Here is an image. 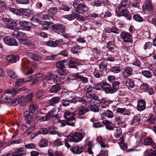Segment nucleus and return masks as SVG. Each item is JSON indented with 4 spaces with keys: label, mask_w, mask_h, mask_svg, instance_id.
Wrapping results in <instances>:
<instances>
[{
    "label": "nucleus",
    "mask_w": 156,
    "mask_h": 156,
    "mask_svg": "<svg viewBox=\"0 0 156 156\" xmlns=\"http://www.w3.org/2000/svg\"><path fill=\"white\" fill-rule=\"evenodd\" d=\"M77 63L75 61L71 60L69 64V67L71 68H76Z\"/></svg>",
    "instance_id": "0e129e2a"
},
{
    "label": "nucleus",
    "mask_w": 156,
    "mask_h": 156,
    "mask_svg": "<svg viewBox=\"0 0 156 156\" xmlns=\"http://www.w3.org/2000/svg\"><path fill=\"white\" fill-rule=\"evenodd\" d=\"M144 145L145 146H150L154 144L152 139L150 137H147L144 139Z\"/></svg>",
    "instance_id": "c9c22d12"
},
{
    "label": "nucleus",
    "mask_w": 156,
    "mask_h": 156,
    "mask_svg": "<svg viewBox=\"0 0 156 156\" xmlns=\"http://www.w3.org/2000/svg\"><path fill=\"white\" fill-rule=\"evenodd\" d=\"M126 85L130 88H133L134 87L135 84L133 81L129 79L126 80Z\"/></svg>",
    "instance_id": "3c124183"
},
{
    "label": "nucleus",
    "mask_w": 156,
    "mask_h": 156,
    "mask_svg": "<svg viewBox=\"0 0 156 156\" xmlns=\"http://www.w3.org/2000/svg\"><path fill=\"white\" fill-rule=\"evenodd\" d=\"M49 129L51 134H57V132L56 130V129L55 127L53 126H50Z\"/></svg>",
    "instance_id": "e2e57ef3"
},
{
    "label": "nucleus",
    "mask_w": 156,
    "mask_h": 156,
    "mask_svg": "<svg viewBox=\"0 0 156 156\" xmlns=\"http://www.w3.org/2000/svg\"><path fill=\"white\" fill-rule=\"evenodd\" d=\"M24 116L26 121L25 125H23V127L28 129V130H34L36 127L35 124L33 123V116L30 114L28 111H26L24 112Z\"/></svg>",
    "instance_id": "7ed1b4c3"
},
{
    "label": "nucleus",
    "mask_w": 156,
    "mask_h": 156,
    "mask_svg": "<svg viewBox=\"0 0 156 156\" xmlns=\"http://www.w3.org/2000/svg\"><path fill=\"white\" fill-rule=\"evenodd\" d=\"M20 30H15L13 32V34L16 37L26 38L27 37L26 34L22 31H19Z\"/></svg>",
    "instance_id": "aec40b11"
},
{
    "label": "nucleus",
    "mask_w": 156,
    "mask_h": 156,
    "mask_svg": "<svg viewBox=\"0 0 156 156\" xmlns=\"http://www.w3.org/2000/svg\"><path fill=\"white\" fill-rule=\"evenodd\" d=\"M83 147L81 146L77 145L70 149V151L74 154H80L83 151Z\"/></svg>",
    "instance_id": "2eb2a0df"
},
{
    "label": "nucleus",
    "mask_w": 156,
    "mask_h": 156,
    "mask_svg": "<svg viewBox=\"0 0 156 156\" xmlns=\"http://www.w3.org/2000/svg\"><path fill=\"white\" fill-rule=\"evenodd\" d=\"M93 75L95 78H99L102 76V74L100 70L95 69L93 72Z\"/></svg>",
    "instance_id": "2f4dec72"
},
{
    "label": "nucleus",
    "mask_w": 156,
    "mask_h": 156,
    "mask_svg": "<svg viewBox=\"0 0 156 156\" xmlns=\"http://www.w3.org/2000/svg\"><path fill=\"white\" fill-rule=\"evenodd\" d=\"M129 2L128 0H123L118 6L119 12H116L118 17L124 16L129 21L132 18L131 15L127 9V8L129 6Z\"/></svg>",
    "instance_id": "f257e3e1"
},
{
    "label": "nucleus",
    "mask_w": 156,
    "mask_h": 156,
    "mask_svg": "<svg viewBox=\"0 0 156 156\" xmlns=\"http://www.w3.org/2000/svg\"><path fill=\"white\" fill-rule=\"evenodd\" d=\"M67 71L64 69V68H62L59 69L58 70V73L60 75L66 76L67 74Z\"/></svg>",
    "instance_id": "338daca9"
},
{
    "label": "nucleus",
    "mask_w": 156,
    "mask_h": 156,
    "mask_svg": "<svg viewBox=\"0 0 156 156\" xmlns=\"http://www.w3.org/2000/svg\"><path fill=\"white\" fill-rule=\"evenodd\" d=\"M26 149L24 147H23L18 148L13 153V156H23L26 152Z\"/></svg>",
    "instance_id": "ddd939ff"
},
{
    "label": "nucleus",
    "mask_w": 156,
    "mask_h": 156,
    "mask_svg": "<svg viewBox=\"0 0 156 156\" xmlns=\"http://www.w3.org/2000/svg\"><path fill=\"white\" fill-rule=\"evenodd\" d=\"M121 36L125 42H130L132 41L131 35L127 32H122L121 34Z\"/></svg>",
    "instance_id": "f8f14e48"
},
{
    "label": "nucleus",
    "mask_w": 156,
    "mask_h": 156,
    "mask_svg": "<svg viewBox=\"0 0 156 156\" xmlns=\"http://www.w3.org/2000/svg\"><path fill=\"white\" fill-rule=\"evenodd\" d=\"M46 79L47 80L50 82H48L49 83L52 84L53 83L57 82L59 80V79L56 75L54 76V74L51 73H49L47 75Z\"/></svg>",
    "instance_id": "6e6552de"
},
{
    "label": "nucleus",
    "mask_w": 156,
    "mask_h": 156,
    "mask_svg": "<svg viewBox=\"0 0 156 156\" xmlns=\"http://www.w3.org/2000/svg\"><path fill=\"white\" fill-rule=\"evenodd\" d=\"M73 113V112L72 111H66L64 114V117L66 120L73 117L72 116V113Z\"/></svg>",
    "instance_id": "c03bdc74"
},
{
    "label": "nucleus",
    "mask_w": 156,
    "mask_h": 156,
    "mask_svg": "<svg viewBox=\"0 0 156 156\" xmlns=\"http://www.w3.org/2000/svg\"><path fill=\"white\" fill-rule=\"evenodd\" d=\"M110 70L114 73H118L120 72V69L117 66H113L110 68Z\"/></svg>",
    "instance_id": "603ef678"
},
{
    "label": "nucleus",
    "mask_w": 156,
    "mask_h": 156,
    "mask_svg": "<svg viewBox=\"0 0 156 156\" xmlns=\"http://www.w3.org/2000/svg\"><path fill=\"white\" fill-rule=\"evenodd\" d=\"M140 120V116L139 115H137L133 117V119L131 121V122L132 124L136 125L139 123Z\"/></svg>",
    "instance_id": "7c9ffc66"
},
{
    "label": "nucleus",
    "mask_w": 156,
    "mask_h": 156,
    "mask_svg": "<svg viewBox=\"0 0 156 156\" xmlns=\"http://www.w3.org/2000/svg\"><path fill=\"white\" fill-rule=\"evenodd\" d=\"M143 9L147 12H151L153 10L152 4L149 0L146 1L143 6Z\"/></svg>",
    "instance_id": "9b49d317"
},
{
    "label": "nucleus",
    "mask_w": 156,
    "mask_h": 156,
    "mask_svg": "<svg viewBox=\"0 0 156 156\" xmlns=\"http://www.w3.org/2000/svg\"><path fill=\"white\" fill-rule=\"evenodd\" d=\"M142 74L147 78H150L152 76L151 73L149 71L144 70L142 72Z\"/></svg>",
    "instance_id": "de8ad7c7"
},
{
    "label": "nucleus",
    "mask_w": 156,
    "mask_h": 156,
    "mask_svg": "<svg viewBox=\"0 0 156 156\" xmlns=\"http://www.w3.org/2000/svg\"><path fill=\"white\" fill-rule=\"evenodd\" d=\"M56 108H54L50 110L47 114V116L50 118L54 119L55 121H58L57 115L55 114Z\"/></svg>",
    "instance_id": "a211bd4d"
},
{
    "label": "nucleus",
    "mask_w": 156,
    "mask_h": 156,
    "mask_svg": "<svg viewBox=\"0 0 156 156\" xmlns=\"http://www.w3.org/2000/svg\"><path fill=\"white\" fill-rule=\"evenodd\" d=\"M113 130H115L113 136L116 138L119 137L122 134L121 129L119 128L115 127Z\"/></svg>",
    "instance_id": "393cba45"
},
{
    "label": "nucleus",
    "mask_w": 156,
    "mask_h": 156,
    "mask_svg": "<svg viewBox=\"0 0 156 156\" xmlns=\"http://www.w3.org/2000/svg\"><path fill=\"white\" fill-rule=\"evenodd\" d=\"M85 135V131L80 130L78 132L70 134L67 137V140L69 142L77 143L82 140Z\"/></svg>",
    "instance_id": "f03ea898"
},
{
    "label": "nucleus",
    "mask_w": 156,
    "mask_h": 156,
    "mask_svg": "<svg viewBox=\"0 0 156 156\" xmlns=\"http://www.w3.org/2000/svg\"><path fill=\"white\" fill-rule=\"evenodd\" d=\"M7 73L8 75L12 79H14L17 77V75L16 73L12 70H8Z\"/></svg>",
    "instance_id": "a19ab883"
},
{
    "label": "nucleus",
    "mask_w": 156,
    "mask_h": 156,
    "mask_svg": "<svg viewBox=\"0 0 156 156\" xmlns=\"http://www.w3.org/2000/svg\"><path fill=\"white\" fill-rule=\"evenodd\" d=\"M5 93L7 94H13V95H15L17 94L16 90L14 88L7 89L5 90Z\"/></svg>",
    "instance_id": "49530a36"
},
{
    "label": "nucleus",
    "mask_w": 156,
    "mask_h": 156,
    "mask_svg": "<svg viewBox=\"0 0 156 156\" xmlns=\"http://www.w3.org/2000/svg\"><path fill=\"white\" fill-rule=\"evenodd\" d=\"M19 42L20 43L23 44L27 46H29L30 45V41L26 39L21 38H19Z\"/></svg>",
    "instance_id": "37998d69"
},
{
    "label": "nucleus",
    "mask_w": 156,
    "mask_h": 156,
    "mask_svg": "<svg viewBox=\"0 0 156 156\" xmlns=\"http://www.w3.org/2000/svg\"><path fill=\"white\" fill-rule=\"evenodd\" d=\"M3 21L6 24V27L13 30H20V28L18 27L17 23L16 21L12 19L5 18L3 19Z\"/></svg>",
    "instance_id": "20e7f679"
},
{
    "label": "nucleus",
    "mask_w": 156,
    "mask_h": 156,
    "mask_svg": "<svg viewBox=\"0 0 156 156\" xmlns=\"http://www.w3.org/2000/svg\"><path fill=\"white\" fill-rule=\"evenodd\" d=\"M145 156H156V151L155 150L150 149L144 152Z\"/></svg>",
    "instance_id": "b1692460"
},
{
    "label": "nucleus",
    "mask_w": 156,
    "mask_h": 156,
    "mask_svg": "<svg viewBox=\"0 0 156 156\" xmlns=\"http://www.w3.org/2000/svg\"><path fill=\"white\" fill-rule=\"evenodd\" d=\"M53 144L55 146H56L61 145L63 144L62 142L61 141L60 139L55 140L53 142Z\"/></svg>",
    "instance_id": "680f3d73"
},
{
    "label": "nucleus",
    "mask_w": 156,
    "mask_h": 156,
    "mask_svg": "<svg viewBox=\"0 0 156 156\" xmlns=\"http://www.w3.org/2000/svg\"><path fill=\"white\" fill-rule=\"evenodd\" d=\"M89 109L87 107L84 106H81L80 107L78 110V115H83L84 114L89 112Z\"/></svg>",
    "instance_id": "4be33fe9"
},
{
    "label": "nucleus",
    "mask_w": 156,
    "mask_h": 156,
    "mask_svg": "<svg viewBox=\"0 0 156 156\" xmlns=\"http://www.w3.org/2000/svg\"><path fill=\"white\" fill-rule=\"evenodd\" d=\"M57 11V9L55 7H52L50 8L48 10V12L50 14L55 15Z\"/></svg>",
    "instance_id": "79ce46f5"
},
{
    "label": "nucleus",
    "mask_w": 156,
    "mask_h": 156,
    "mask_svg": "<svg viewBox=\"0 0 156 156\" xmlns=\"http://www.w3.org/2000/svg\"><path fill=\"white\" fill-rule=\"evenodd\" d=\"M60 100V97H53L50 100L49 104L51 106H54L55 104H57L59 102Z\"/></svg>",
    "instance_id": "412c9836"
},
{
    "label": "nucleus",
    "mask_w": 156,
    "mask_h": 156,
    "mask_svg": "<svg viewBox=\"0 0 156 156\" xmlns=\"http://www.w3.org/2000/svg\"><path fill=\"white\" fill-rule=\"evenodd\" d=\"M102 123L105 126L106 128L109 130H113L115 128H113L111 125L112 123L109 121L107 120H104Z\"/></svg>",
    "instance_id": "cd10ccee"
},
{
    "label": "nucleus",
    "mask_w": 156,
    "mask_h": 156,
    "mask_svg": "<svg viewBox=\"0 0 156 156\" xmlns=\"http://www.w3.org/2000/svg\"><path fill=\"white\" fill-rule=\"evenodd\" d=\"M119 84L120 83L117 81L115 82L112 83V89L115 90V92L116 91L117 89L119 87Z\"/></svg>",
    "instance_id": "bf43d9fd"
},
{
    "label": "nucleus",
    "mask_w": 156,
    "mask_h": 156,
    "mask_svg": "<svg viewBox=\"0 0 156 156\" xmlns=\"http://www.w3.org/2000/svg\"><path fill=\"white\" fill-rule=\"evenodd\" d=\"M7 60L11 63L15 62L19 59L18 56H16L13 55H10L7 57Z\"/></svg>",
    "instance_id": "a878e982"
},
{
    "label": "nucleus",
    "mask_w": 156,
    "mask_h": 156,
    "mask_svg": "<svg viewBox=\"0 0 156 156\" xmlns=\"http://www.w3.org/2000/svg\"><path fill=\"white\" fill-rule=\"evenodd\" d=\"M39 19V18H37L36 16H34L32 20L33 23H34V25H36L37 23H40L41 21Z\"/></svg>",
    "instance_id": "774afa93"
},
{
    "label": "nucleus",
    "mask_w": 156,
    "mask_h": 156,
    "mask_svg": "<svg viewBox=\"0 0 156 156\" xmlns=\"http://www.w3.org/2000/svg\"><path fill=\"white\" fill-rule=\"evenodd\" d=\"M97 142L100 144L102 148H105L107 147V145L104 143V140H103L102 137L100 136H98L96 139Z\"/></svg>",
    "instance_id": "473e14b6"
},
{
    "label": "nucleus",
    "mask_w": 156,
    "mask_h": 156,
    "mask_svg": "<svg viewBox=\"0 0 156 156\" xmlns=\"http://www.w3.org/2000/svg\"><path fill=\"white\" fill-rule=\"evenodd\" d=\"M37 109V106L36 105L33 103H31L30 105L29 110L31 113H34Z\"/></svg>",
    "instance_id": "58836bf2"
},
{
    "label": "nucleus",
    "mask_w": 156,
    "mask_h": 156,
    "mask_svg": "<svg viewBox=\"0 0 156 156\" xmlns=\"http://www.w3.org/2000/svg\"><path fill=\"white\" fill-rule=\"evenodd\" d=\"M88 9V8L83 3L80 4L79 5L77 6L76 7L77 12H78L81 14L86 12Z\"/></svg>",
    "instance_id": "f3484780"
},
{
    "label": "nucleus",
    "mask_w": 156,
    "mask_h": 156,
    "mask_svg": "<svg viewBox=\"0 0 156 156\" xmlns=\"http://www.w3.org/2000/svg\"><path fill=\"white\" fill-rule=\"evenodd\" d=\"M65 60H60L58 61L56 64V67L59 68L60 69L65 68L64 63Z\"/></svg>",
    "instance_id": "f704fd0d"
},
{
    "label": "nucleus",
    "mask_w": 156,
    "mask_h": 156,
    "mask_svg": "<svg viewBox=\"0 0 156 156\" xmlns=\"http://www.w3.org/2000/svg\"><path fill=\"white\" fill-rule=\"evenodd\" d=\"M44 91L42 90H39L36 94V97L37 98H40L43 96L44 94Z\"/></svg>",
    "instance_id": "13d9d810"
},
{
    "label": "nucleus",
    "mask_w": 156,
    "mask_h": 156,
    "mask_svg": "<svg viewBox=\"0 0 156 156\" xmlns=\"http://www.w3.org/2000/svg\"><path fill=\"white\" fill-rule=\"evenodd\" d=\"M133 19L136 21L140 22L144 20V19L139 14H135L133 16Z\"/></svg>",
    "instance_id": "a18cd8bd"
},
{
    "label": "nucleus",
    "mask_w": 156,
    "mask_h": 156,
    "mask_svg": "<svg viewBox=\"0 0 156 156\" xmlns=\"http://www.w3.org/2000/svg\"><path fill=\"white\" fill-rule=\"evenodd\" d=\"M103 90L106 94H113L115 92V90L112 89L111 85L106 82L103 83Z\"/></svg>",
    "instance_id": "9d476101"
},
{
    "label": "nucleus",
    "mask_w": 156,
    "mask_h": 156,
    "mask_svg": "<svg viewBox=\"0 0 156 156\" xmlns=\"http://www.w3.org/2000/svg\"><path fill=\"white\" fill-rule=\"evenodd\" d=\"M109 102L108 101L105 99H102L101 102V105L102 108H106L108 106Z\"/></svg>",
    "instance_id": "4c0bfd02"
},
{
    "label": "nucleus",
    "mask_w": 156,
    "mask_h": 156,
    "mask_svg": "<svg viewBox=\"0 0 156 156\" xmlns=\"http://www.w3.org/2000/svg\"><path fill=\"white\" fill-rule=\"evenodd\" d=\"M26 101L23 96L18 98L15 100L14 104H19L20 106H23L26 105Z\"/></svg>",
    "instance_id": "dca6fc26"
},
{
    "label": "nucleus",
    "mask_w": 156,
    "mask_h": 156,
    "mask_svg": "<svg viewBox=\"0 0 156 156\" xmlns=\"http://www.w3.org/2000/svg\"><path fill=\"white\" fill-rule=\"evenodd\" d=\"M74 18L78 21H84V18L82 16L77 13H75L74 15Z\"/></svg>",
    "instance_id": "864d4df0"
},
{
    "label": "nucleus",
    "mask_w": 156,
    "mask_h": 156,
    "mask_svg": "<svg viewBox=\"0 0 156 156\" xmlns=\"http://www.w3.org/2000/svg\"><path fill=\"white\" fill-rule=\"evenodd\" d=\"M24 82H25L23 78L19 79L16 81L15 85L16 86H20L22 85Z\"/></svg>",
    "instance_id": "4d7b16f0"
},
{
    "label": "nucleus",
    "mask_w": 156,
    "mask_h": 156,
    "mask_svg": "<svg viewBox=\"0 0 156 156\" xmlns=\"http://www.w3.org/2000/svg\"><path fill=\"white\" fill-rule=\"evenodd\" d=\"M111 40L107 43V47L110 50L112 51L113 49V47L115 46V40L114 37L111 38Z\"/></svg>",
    "instance_id": "5701e85b"
},
{
    "label": "nucleus",
    "mask_w": 156,
    "mask_h": 156,
    "mask_svg": "<svg viewBox=\"0 0 156 156\" xmlns=\"http://www.w3.org/2000/svg\"><path fill=\"white\" fill-rule=\"evenodd\" d=\"M26 55L35 61H41L43 59V58L39 55L31 52H26Z\"/></svg>",
    "instance_id": "423d86ee"
},
{
    "label": "nucleus",
    "mask_w": 156,
    "mask_h": 156,
    "mask_svg": "<svg viewBox=\"0 0 156 156\" xmlns=\"http://www.w3.org/2000/svg\"><path fill=\"white\" fill-rule=\"evenodd\" d=\"M66 121L67 125L72 126H74V124L76 121L75 118L74 117L67 119Z\"/></svg>",
    "instance_id": "ea45409f"
},
{
    "label": "nucleus",
    "mask_w": 156,
    "mask_h": 156,
    "mask_svg": "<svg viewBox=\"0 0 156 156\" xmlns=\"http://www.w3.org/2000/svg\"><path fill=\"white\" fill-rule=\"evenodd\" d=\"M20 25L22 27L23 30L29 31L31 29L30 25L26 21H20L19 22Z\"/></svg>",
    "instance_id": "4468645a"
},
{
    "label": "nucleus",
    "mask_w": 156,
    "mask_h": 156,
    "mask_svg": "<svg viewBox=\"0 0 156 156\" xmlns=\"http://www.w3.org/2000/svg\"><path fill=\"white\" fill-rule=\"evenodd\" d=\"M39 146L41 147H46L48 146V140L46 139H42L38 144Z\"/></svg>",
    "instance_id": "e433bc0d"
},
{
    "label": "nucleus",
    "mask_w": 156,
    "mask_h": 156,
    "mask_svg": "<svg viewBox=\"0 0 156 156\" xmlns=\"http://www.w3.org/2000/svg\"><path fill=\"white\" fill-rule=\"evenodd\" d=\"M103 87V85L99 83H95L93 85V88L97 90H101Z\"/></svg>",
    "instance_id": "09e8293b"
},
{
    "label": "nucleus",
    "mask_w": 156,
    "mask_h": 156,
    "mask_svg": "<svg viewBox=\"0 0 156 156\" xmlns=\"http://www.w3.org/2000/svg\"><path fill=\"white\" fill-rule=\"evenodd\" d=\"M92 87L91 85H87L85 87V90L87 92L86 94V95L89 98L92 97L90 92L92 91Z\"/></svg>",
    "instance_id": "c756f323"
},
{
    "label": "nucleus",
    "mask_w": 156,
    "mask_h": 156,
    "mask_svg": "<svg viewBox=\"0 0 156 156\" xmlns=\"http://www.w3.org/2000/svg\"><path fill=\"white\" fill-rule=\"evenodd\" d=\"M89 137H87L86 139L85 146L87 147V152L90 154H92L93 152L92 149L93 148L94 144L92 141H88Z\"/></svg>",
    "instance_id": "1a4fd4ad"
},
{
    "label": "nucleus",
    "mask_w": 156,
    "mask_h": 156,
    "mask_svg": "<svg viewBox=\"0 0 156 156\" xmlns=\"http://www.w3.org/2000/svg\"><path fill=\"white\" fill-rule=\"evenodd\" d=\"M107 63L105 61L101 62L99 65V67L100 69H106L107 67Z\"/></svg>",
    "instance_id": "052dcab7"
},
{
    "label": "nucleus",
    "mask_w": 156,
    "mask_h": 156,
    "mask_svg": "<svg viewBox=\"0 0 156 156\" xmlns=\"http://www.w3.org/2000/svg\"><path fill=\"white\" fill-rule=\"evenodd\" d=\"M61 90L60 86L58 84H56L53 86L50 89L51 93H56Z\"/></svg>",
    "instance_id": "bb28decb"
},
{
    "label": "nucleus",
    "mask_w": 156,
    "mask_h": 156,
    "mask_svg": "<svg viewBox=\"0 0 156 156\" xmlns=\"http://www.w3.org/2000/svg\"><path fill=\"white\" fill-rule=\"evenodd\" d=\"M52 27L55 32L59 34L63 33L64 31V27L62 24H55L52 25Z\"/></svg>",
    "instance_id": "0eeeda50"
},
{
    "label": "nucleus",
    "mask_w": 156,
    "mask_h": 156,
    "mask_svg": "<svg viewBox=\"0 0 156 156\" xmlns=\"http://www.w3.org/2000/svg\"><path fill=\"white\" fill-rule=\"evenodd\" d=\"M3 41L5 44L9 46H17L18 44V43L16 39L11 36L5 37Z\"/></svg>",
    "instance_id": "39448f33"
},
{
    "label": "nucleus",
    "mask_w": 156,
    "mask_h": 156,
    "mask_svg": "<svg viewBox=\"0 0 156 156\" xmlns=\"http://www.w3.org/2000/svg\"><path fill=\"white\" fill-rule=\"evenodd\" d=\"M133 69L130 67H126L124 72L122 73L123 76H124L126 74L127 76H129L132 74Z\"/></svg>",
    "instance_id": "c85d7f7f"
},
{
    "label": "nucleus",
    "mask_w": 156,
    "mask_h": 156,
    "mask_svg": "<svg viewBox=\"0 0 156 156\" xmlns=\"http://www.w3.org/2000/svg\"><path fill=\"white\" fill-rule=\"evenodd\" d=\"M146 102L143 100H141L138 102L137 106V109L139 111H142L144 110L145 108Z\"/></svg>",
    "instance_id": "6ab92c4d"
},
{
    "label": "nucleus",
    "mask_w": 156,
    "mask_h": 156,
    "mask_svg": "<svg viewBox=\"0 0 156 156\" xmlns=\"http://www.w3.org/2000/svg\"><path fill=\"white\" fill-rule=\"evenodd\" d=\"M114 114L111 111L108 110L105 112V115L106 117L112 118L114 116Z\"/></svg>",
    "instance_id": "5fc2aeb1"
},
{
    "label": "nucleus",
    "mask_w": 156,
    "mask_h": 156,
    "mask_svg": "<svg viewBox=\"0 0 156 156\" xmlns=\"http://www.w3.org/2000/svg\"><path fill=\"white\" fill-rule=\"evenodd\" d=\"M148 123L150 124H152L154 123L155 121V117L152 114H151L150 116L148 117L147 119Z\"/></svg>",
    "instance_id": "72a5a7b5"
},
{
    "label": "nucleus",
    "mask_w": 156,
    "mask_h": 156,
    "mask_svg": "<svg viewBox=\"0 0 156 156\" xmlns=\"http://www.w3.org/2000/svg\"><path fill=\"white\" fill-rule=\"evenodd\" d=\"M6 4L5 2L0 0V12L2 11V10L5 9L6 7Z\"/></svg>",
    "instance_id": "69168bd1"
},
{
    "label": "nucleus",
    "mask_w": 156,
    "mask_h": 156,
    "mask_svg": "<svg viewBox=\"0 0 156 156\" xmlns=\"http://www.w3.org/2000/svg\"><path fill=\"white\" fill-rule=\"evenodd\" d=\"M55 41H49L45 42L44 43L45 44L48 46L55 47H56V44Z\"/></svg>",
    "instance_id": "6e6d98bb"
},
{
    "label": "nucleus",
    "mask_w": 156,
    "mask_h": 156,
    "mask_svg": "<svg viewBox=\"0 0 156 156\" xmlns=\"http://www.w3.org/2000/svg\"><path fill=\"white\" fill-rule=\"evenodd\" d=\"M152 46V44L151 42H146L144 44L143 48L144 50L150 49Z\"/></svg>",
    "instance_id": "8fccbe9b"
}]
</instances>
